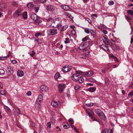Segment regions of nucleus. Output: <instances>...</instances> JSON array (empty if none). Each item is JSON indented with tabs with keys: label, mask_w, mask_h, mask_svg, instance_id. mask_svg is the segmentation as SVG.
Here are the masks:
<instances>
[{
	"label": "nucleus",
	"mask_w": 133,
	"mask_h": 133,
	"mask_svg": "<svg viewBox=\"0 0 133 133\" xmlns=\"http://www.w3.org/2000/svg\"><path fill=\"white\" fill-rule=\"evenodd\" d=\"M62 19L60 18H57L53 20L51 25L53 27L59 28L61 26Z\"/></svg>",
	"instance_id": "nucleus-1"
},
{
	"label": "nucleus",
	"mask_w": 133,
	"mask_h": 133,
	"mask_svg": "<svg viewBox=\"0 0 133 133\" xmlns=\"http://www.w3.org/2000/svg\"><path fill=\"white\" fill-rule=\"evenodd\" d=\"M89 42H83L79 46V48L81 50H83L87 48L89 46Z\"/></svg>",
	"instance_id": "nucleus-2"
},
{
	"label": "nucleus",
	"mask_w": 133,
	"mask_h": 133,
	"mask_svg": "<svg viewBox=\"0 0 133 133\" xmlns=\"http://www.w3.org/2000/svg\"><path fill=\"white\" fill-rule=\"evenodd\" d=\"M76 72L77 73L74 74L72 77V79L74 81H77L79 78V77L80 75L79 73H82V72L81 71H79H79H76Z\"/></svg>",
	"instance_id": "nucleus-3"
},
{
	"label": "nucleus",
	"mask_w": 133,
	"mask_h": 133,
	"mask_svg": "<svg viewBox=\"0 0 133 133\" xmlns=\"http://www.w3.org/2000/svg\"><path fill=\"white\" fill-rule=\"evenodd\" d=\"M31 18L32 20L35 21L34 22H35L36 24H37L39 23V21L37 20L38 16L35 14L33 13L31 14Z\"/></svg>",
	"instance_id": "nucleus-4"
},
{
	"label": "nucleus",
	"mask_w": 133,
	"mask_h": 133,
	"mask_svg": "<svg viewBox=\"0 0 133 133\" xmlns=\"http://www.w3.org/2000/svg\"><path fill=\"white\" fill-rule=\"evenodd\" d=\"M22 15V10L21 9H19L16 10L15 12L14 16L15 17H17Z\"/></svg>",
	"instance_id": "nucleus-5"
},
{
	"label": "nucleus",
	"mask_w": 133,
	"mask_h": 133,
	"mask_svg": "<svg viewBox=\"0 0 133 133\" xmlns=\"http://www.w3.org/2000/svg\"><path fill=\"white\" fill-rule=\"evenodd\" d=\"M65 85L64 84H59L58 86V87L60 93H61L65 87Z\"/></svg>",
	"instance_id": "nucleus-6"
},
{
	"label": "nucleus",
	"mask_w": 133,
	"mask_h": 133,
	"mask_svg": "<svg viewBox=\"0 0 133 133\" xmlns=\"http://www.w3.org/2000/svg\"><path fill=\"white\" fill-rule=\"evenodd\" d=\"M56 9V7L51 5L48 6L46 7V9L47 10L50 11H54Z\"/></svg>",
	"instance_id": "nucleus-7"
},
{
	"label": "nucleus",
	"mask_w": 133,
	"mask_h": 133,
	"mask_svg": "<svg viewBox=\"0 0 133 133\" xmlns=\"http://www.w3.org/2000/svg\"><path fill=\"white\" fill-rule=\"evenodd\" d=\"M71 69L70 66L66 65L63 67L62 71L64 72H67L69 71Z\"/></svg>",
	"instance_id": "nucleus-8"
},
{
	"label": "nucleus",
	"mask_w": 133,
	"mask_h": 133,
	"mask_svg": "<svg viewBox=\"0 0 133 133\" xmlns=\"http://www.w3.org/2000/svg\"><path fill=\"white\" fill-rule=\"evenodd\" d=\"M13 113L15 115H18L20 114V110L19 109L16 107H14L13 109Z\"/></svg>",
	"instance_id": "nucleus-9"
},
{
	"label": "nucleus",
	"mask_w": 133,
	"mask_h": 133,
	"mask_svg": "<svg viewBox=\"0 0 133 133\" xmlns=\"http://www.w3.org/2000/svg\"><path fill=\"white\" fill-rule=\"evenodd\" d=\"M49 34L53 35L57 34V30L56 29H51L49 31Z\"/></svg>",
	"instance_id": "nucleus-10"
},
{
	"label": "nucleus",
	"mask_w": 133,
	"mask_h": 133,
	"mask_svg": "<svg viewBox=\"0 0 133 133\" xmlns=\"http://www.w3.org/2000/svg\"><path fill=\"white\" fill-rule=\"evenodd\" d=\"M40 89L42 91L44 92L48 91L49 88L45 85H42L40 87Z\"/></svg>",
	"instance_id": "nucleus-11"
},
{
	"label": "nucleus",
	"mask_w": 133,
	"mask_h": 133,
	"mask_svg": "<svg viewBox=\"0 0 133 133\" xmlns=\"http://www.w3.org/2000/svg\"><path fill=\"white\" fill-rule=\"evenodd\" d=\"M35 107L37 110H39L41 108V102L36 101L35 104Z\"/></svg>",
	"instance_id": "nucleus-12"
},
{
	"label": "nucleus",
	"mask_w": 133,
	"mask_h": 133,
	"mask_svg": "<svg viewBox=\"0 0 133 133\" xmlns=\"http://www.w3.org/2000/svg\"><path fill=\"white\" fill-rule=\"evenodd\" d=\"M7 71L8 74L10 75H11L13 72V69L10 66L8 67Z\"/></svg>",
	"instance_id": "nucleus-13"
},
{
	"label": "nucleus",
	"mask_w": 133,
	"mask_h": 133,
	"mask_svg": "<svg viewBox=\"0 0 133 133\" xmlns=\"http://www.w3.org/2000/svg\"><path fill=\"white\" fill-rule=\"evenodd\" d=\"M51 104L52 106L55 107H60V106L58 103L55 101H52L51 103Z\"/></svg>",
	"instance_id": "nucleus-14"
},
{
	"label": "nucleus",
	"mask_w": 133,
	"mask_h": 133,
	"mask_svg": "<svg viewBox=\"0 0 133 133\" xmlns=\"http://www.w3.org/2000/svg\"><path fill=\"white\" fill-rule=\"evenodd\" d=\"M84 31L87 34H89L90 33L91 34H92V32H94V31L92 30H90L89 29L87 28H84Z\"/></svg>",
	"instance_id": "nucleus-15"
},
{
	"label": "nucleus",
	"mask_w": 133,
	"mask_h": 133,
	"mask_svg": "<svg viewBox=\"0 0 133 133\" xmlns=\"http://www.w3.org/2000/svg\"><path fill=\"white\" fill-rule=\"evenodd\" d=\"M89 56V55L87 53H84L82 55L81 57L83 59H86Z\"/></svg>",
	"instance_id": "nucleus-16"
},
{
	"label": "nucleus",
	"mask_w": 133,
	"mask_h": 133,
	"mask_svg": "<svg viewBox=\"0 0 133 133\" xmlns=\"http://www.w3.org/2000/svg\"><path fill=\"white\" fill-rule=\"evenodd\" d=\"M63 127L65 129H67L69 128L70 126L69 124L66 122H64L63 124Z\"/></svg>",
	"instance_id": "nucleus-17"
},
{
	"label": "nucleus",
	"mask_w": 133,
	"mask_h": 133,
	"mask_svg": "<svg viewBox=\"0 0 133 133\" xmlns=\"http://www.w3.org/2000/svg\"><path fill=\"white\" fill-rule=\"evenodd\" d=\"M17 75L18 76L20 77H22L24 75L23 71L21 70H19L17 71Z\"/></svg>",
	"instance_id": "nucleus-18"
},
{
	"label": "nucleus",
	"mask_w": 133,
	"mask_h": 133,
	"mask_svg": "<svg viewBox=\"0 0 133 133\" xmlns=\"http://www.w3.org/2000/svg\"><path fill=\"white\" fill-rule=\"evenodd\" d=\"M77 81H78L79 83H82L84 81V79L81 77L80 75L79 76V78L78 79Z\"/></svg>",
	"instance_id": "nucleus-19"
},
{
	"label": "nucleus",
	"mask_w": 133,
	"mask_h": 133,
	"mask_svg": "<svg viewBox=\"0 0 133 133\" xmlns=\"http://www.w3.org/2000/svg\"><path fill=\"white\" fill-rule=\"evenodd\" d=\"M87 111L88 114L89 115L90 117L93 116L94 114V113L93 112L90 110H88Z\"/></svg>",
	"instance_id": "nucleus-20"
},
{
	"label": "nucleus",
	"mask_w": 133,
	"mask_h": 133,
	"mask_svg": "<svg viewBox=\"0 0 133 133\" xmlns=\"http://www.w3.org/2000/svg\"><path fill=\"white\" fill-rule=\"evenodd\" d=\"M61 7L64 10H67L69 9V7L67 5H63L61 6Z\"/></svg>",
	"instance_id": "nucleus-21"
},
{
	"label": "nucleus",
	"mask_w": 133,
	"mask_h": 133,
	"mask_svg": "<svg viewBox=\"0 0 133 133\" xmlns=\"http://www.w3.org/2000/svg\"><path fill=\"white\" fill-rule=\"evenodd\" d=\"M96 114L98 115V116H99V115H101V114H103V113L101 110L99 109L96 110Z\"/></svg>",
	"instance_id": "nucleus-22"
},
{
	"label": "nucleus",
	"mask_w": 133,
	"mask_h": 133,
	"mask_svg": "<svg viewBox=\"0 0 133 133\" xmlns=\"http://www.w3.org/2000/svg\"><path fill=\"white\" fill-rule=\"evenodd\" d=\"M43 99L42 96L41 95H39L38 96V98L37 101H38V102H41Z\"/></svg>",
	"instance_id": "nucleus-23"
},
{
	"label": "nucleus",
	"mask_w": 133,
	"mask_h": 133,
	"mask_svg": "<svg viewBox=\"0 0 133 133\" xmlns=\"http://www.w3.org/2000/svg\"><path fill=\"white\" fill-rule=\"evenodd\" d=\"M99 116L101 118L103 119V120H105L106 119V117L103 113V114H102L101 115H99Z\"/></svg>",
	"instance_id": "nucleus-24"
},
{
	"label": "nucleus",
	"mask_w": 133,
	"mask_h": 133,
	"mask_svg": "<svg viewBox=\"0 0 133 133\" xmlns=\"http://www.w3.org/2000/svg\"><path fill=\"white\" fill-rule=\"evenodd\" d=\"M27 6L30 9L32 8L34 6V5L31 3H30L27 4Z\"/></svg>",
	"instance_id": "nucleus-25"
},
{
	"label": "nucleus",
	"mask_w": 133,
	"mask_h": 133,
	"mask_svg": "<svg viewBox=\"0 0 133 133\" xmlns=\"http://www.w3.org/2000/svg\"><path fill=\"white\" fill-rule=\"evenodd\" d=\"M96 89V88L94 87H91L88 89V90L91 92H93L95 91Z\"/></svg>",
	"instance_id": "nucleus-26"
},
{
	"label": "nucleus",
	"mask_w": 133,
	"mask_h": 133,
	"mask_svg": "<svg viewBox=\"0 0 133 133\" xmlns=\"http://www.w3.org/2000/svg\"><path fill=\"white\" fill-rule=\"evenodd\" d=\"M68 27V26L66 25H64L61 28V31H63L65 30L66 29H67Z\"/></svg>",
	"instance_id": "nucleus-27"
},
{
	"label": "nucleus",
	"mask_w": 133,
	"mask_h": 133,
	"mask_svg": "<svg viewBox=\"0 0 133 133\" xmlns=\"http://www.w3.org/2000/svg\"><path fill=\"white\" fill-rule=\"evenodd\" d=\"M71 127L74 130L77 132L79 133V131L77 129L74 125H71Z\"/></svg>",
	"instance_id": "nucleus-28"
},
{
	"label": "nucleus",
	"mask_w": 133,
	"mask_h": 133,
	"mask_svg": "<svg viewBox=\"0 0 133 133\" xmlns=\"http://www.w3.org/2000/svg\"><path fill=\"white\" fill-rule=\"evenodd\" d=\"M102 39L103 40V42H108L107 41L108 38L107 36L105 35L104 36H103L102 37Z\"/></svg>",
	"instance_id": "nucleus-29"
},
{
	"label": "nucleus",
	"mask_w": 133,
	"mask_h": 133,
	"mask_svg": "<svg viewBox=\"0 0 133 133\" xmlns=\"http://www.w3.org/2000/svg\"><path fill=\"white\" fill-rule=\"evenodd\" d=\"M27 12H25L23 13V16L24 18L26 19L27 18Z\"/></svg>",
	"instance_id": "nucleus-30"
},
{
	"label": "nucleus",
	"mask_w": 133,
	"mask_h": 133,
	"mask_svg": "<svg viewBox=\"0 0 133 133\" xmlns=\"http://www.w3.org/2000/svg\"><path fill=\"white\" fill-rule=\"evenodd\" d=\"M93 72L92 71H89L87 72V74L88 76H92L93 74Z\"/></svg>",
	"instance_id": "nucleus-31"
},
{
	"label": "nucleus",
	"mask_w": 133,
	"mask_h": 133,
	"mask_svg": "<svg viewBox=\"0 0 133 133\" xmlns=\"http://www.w3.org/2000/svg\"><path fill=\"white\" fill-rule=\"evenodd\" d=\"M60 76V74L58 73H56L55 75V78L56 79L58 78Z\"/></svg>",
	"instance_id": "nucleus-32"
},
{
	"label": "nucleus",
	"mask_w": 133,
	"mask_h": 133,
	"mask_svg": "<svg viewBox=\"0 0 133 133\" xmlns=\"http://www.w3.org/2000/svg\"><path fill=\"white\" fill-rule=\"evenodd\" d=\"M112 48L113 50L115 49H118V50L119 49V48L118 46H117L115 44H113V45L112 46Z\"/></svg>",
	"instance_id": "nucleus-33"
},
{
	"label": "nucleus",
	"mask_w": 133,
	"mask_h": 133,
	"mask_svg": "<svg viewBox=\"0 0 133 133\" xmlns=\"http://www.w3.org/2000/svg\"><path fill=\"white\" fill-rule=\"evenodd\" d=\"M127 12L128 14L133 16V11L131 10H128Z\"/></svg>",
	"instance_id": "nucleus-34"
},
{
	"label": "nucleus",
	"mask_w": 133,
	"mask_h": 133,
	"mask_svg": "<svg viewBox=\"0 0 133 133\" xmlns=\"http://www.w3.org/2000/svg\"><path fill=\"white\" fill-rule=\"evenodd\" d=\"M105 84L106 85H108L109 84V80L108 78H106L105 79Z\"/></svg>",
	"instance_id": "nucleus-35"
},
{
	"label": "nucleus",
	"mask_w": 133,
	"mask_h": 133,
	"mask_svg": "<svg viewBox=\"0 0 133 133\" xmlns=\"http://www.w3.org/2000/svg\"><path fill=\"white\" fill-rule=\"evenodd\" d=\"M106 44L109 45L111 46L112 48V46L113 45V44H112V42H104Z\"/></svg>",
	"instance_id": "nucleus-36"
},
{
	"label": "nucleus",
	"mask_w": 133,
	"mask_h": 133,
	"mask_svg": "<svg viewBox=\"0 0 133 133\" xmlns=\"http://www.w3.org/2000/svg\"><path fill=\"white\" fill-rule=\"evenodd\" d=\"M5 71L3 69H0V75H3L4 74Z\"/></svg>",
	"instance_id": "nucleus-37"
},
{
	"label": "nucleus",
	"mask_w": 133,
	"mask_h": 133,
	"mask_svg": "<svg viewBox=\"0 0 133 133\" xmlns=\"http://www.w3.org/2000/svg\"><path fill=\"white\" fill-rule=\"evenodd\" d=\"M89 80L91 82H96V80L92 78H90L89 79Z\"/></svg>",
	"instance_id": "nucleus-38"
},
{
	"label": "nucleus",
	"mask_w": 133,
	"mask_h": 133,
	"mask_svg": "<svg viewBox=\"0 0 133 133\" xmlns=\"http://www.w3.org/2000/svg\"><path fill=\"white\" fill-rule=\"evenodd\" d=\"M0 92L1 94L2 95H5V92L4 90L1 91Z\"/></svg>",
	"instance_id": "nucleus-39"
},
{
	"label": "nucleus",
	"mask_w": 133,
	"mask_h": 133,
	"mask_svg": "<svg viewBox=\"0 0 133 133\" xmlns=\"http://www.w3.org/2000/svg\"><path fill=\"white\" fill-rule=\"evenodd\" d=\"M4 109L6 110L7 112L10 111V109L7 107L5 106L4 107Z\"/></svg>",
	"instance_id": "nucleus-40"
},
{
	"label": "nucleus",
	"mask_w": 133,
	"mask_h": 133,
	"mask_svg": "<svg viewBox=\"0 0 133 133\" xmlns=\"http://www.w3.org/2000/svg\"><path fill=\"white\" fill-rule=\"evenodd\" d=\"M69 121L71 124H73L74 123V121L72 119L70 118L69 119Z\"/></svg>",
	"instance_id": "nucleus-41"
},
{
	"label": "nucleus",
	"mask_w": 133,
	"mask_h": 133,
	"mask_svg": "<svg viewBox=\"0 0 133 133\" xmlns=\"http://www.w3.org/2000/svg\"><path fill=\"white\" fill-rule=\"evenodd\" d=\"M13 6L15 7H17L18 6V4L16 2H14L12 4Z\"/></svg>",
	"instance_id": "nucleus-42"
},
{
	"label": "nucleus",
	"mask_w": 133,
	"mask_h": 133,
	"mask_svg": "<svg viewBox=\"0 0 133 133\" xmlns=\"http://www.w3.org/2000/svg\"><path fill=\"white\" fill-rule=\"evenodd\" d=\"M88 37H86L83 38L82 41L83 42H85L88 40Z\"/></svg>",
	"instance_id": "nucleus-43"
},
{
	"label": "nucleus",
	"mask_w": 133,
	"mask_h": 133,
	"mask_svg": "<svg viewBox=\"0 0 133 133\" xmlns=\"http://www.w3.org/2000/svg\"><path fill=\"white\" fill-rule=\"evenodd\" d=\"M39 10V7H35L34 10L36 12H37Z\"/></svg>",
	"instance_id": "nucleus-44"
},
{
	"label": "nucleus",
	"mask_w": 133,
	"mask_h": 133,
	"mask_svg": "<svg viewBox=\"0 0 133 133\" xmlns=\"http://www.w3.org/2000/svg\"><path fill=\"white\" fill-rule=\"evenodd\" d=\"M41 34H42L41 32H38L35 35L37 37H38L39 35H41Z\"/></svg>",
	"instance_id": "nucleus-45"
},
{
	"label": "nucleus",
	"mask_w": 133,
	"mask_h": 133,
	"mask_svg": "<svg viewBox=\"0 0 133 133\" xmlns=\"http://www.w3.org/2000/svg\"><path fill=\"white\" fill-rule=\"evenodd\" d=\"M74 88L76 90H77L80 88V87L78 85H76L75 86Z\"/></svg>",
	"instance_id": "nucleus-46"
},
{
	"label": "nucleus",
	"mask_w": 133,
	"mask_h": 133,
	"mask_svg": "<svg viewBox=\"0 0 133 133\" xmlns=\"http://www.w3.org/2000/svg\"><path fill=\"white\" fill-rule=\"evenodd\" d=\"M84 52H85V53H87L88 54L90 53V51L89 50H88L85 49V50H84Z\"/></svg>",
	"instance_id": "nucleus-47"
},
{
	"label": "nucleus",
	"mask_w": 133,
	"mask_h": 133,
	"mask_svg": "<svg viewBox=\"0 0 133 133\" xmlns=\"http://www.w3.org/2000/svg\"><path fill=\"white\" fill-rule=\"evenodd\" d=\"M72 34L74 35H75L76 33V32L75 30L74 29H72L71 31Z\"/></svg>",
	"instance_id": "nucleus-48"
},
{
	"label": "nucleus",
	"mask_w": 133,
	"mask_h": 133,
	"mask_svg": "<svg viewBox=\"0 0 133 133\" xmlns=\"http://www.w3.org/2000/svg\"><path fill=\"white\" fill-rule=\"evenodd\" d=\"M51 124L50 122H48L47 124V126L49 128L51 127Z\"/></svg>",
	"instance_id": "nucleus-49"
},
{
	"label": "nucleus",
	"mask_w": 133,
	"mask_h": 133,
	"mask_svg": "<svg viewBox=\"0 0 133 133\" xmlns=\"http://www.w3.org/2000/svg\"><path fill=\"white\" fill-rule=\"evenodd\" d=\"M47 0H38V1L42 3H44Z\"/></svg>",
	"instance_id": "nucleus-50"
},
{
	"label": "nucleus",
	"mask_w": 133,
	"mask_h": 133,
	"mask_svg": "<svg viewBox=\"0 0 133 133\" xmlns=\"http://www.w3.org/2000/svg\"><path fill=\"white\" fill-rule=\"evenodd\" d=\"M86 105L87 106H88L90 107L91 106H92L93 105V104L92 103H88L86 104Z\"/></svg>",
	"instance_id": "nucleus-51"
},
{
	"label": "nucleus",
	"mask_w": 133,
	"mask_h": 133,
	"mask_svg": "<svg viewBox=\"0 0 133 133\" xmlns=\"http://www.w3.org/2000/svg\"><path fill=\"white\" fill-rule=\"evenodd\" d=\"M31 91H29L28 92L26 93V95L28 96H29L31 95Z\"/></svg>",
	"instance_id": "nucleus-52"
},
{
	"label": "nucleus",
	"mask_w": 133,
	"mask_h": 133,
	"mask_svg": "<svg viewBox=\"0 0 133 133\" xmlns=\"http://www.w3.org/2000/svg\"><path fill=\"white\" fill-rule=\"evenodd\" d=\"M114 4V2L113 1H109L108 3L109 5H112Z\"/></svg>",
	"instance_id": "nucleus-53"
},
{
	"label": "nucleus",
	"mask_w": 133,
	"mask_h": 133,
	"mask_svg": "<svg viewBox=\"0 0 133 133\" xmlns=\"http://www.w3.org/2000/svg\"><path fill=\"white\" fill-rule=\"evenodd\" d=\"M11 62L13 64H16L17 63V61L15 60H13L11 61Z\"/></svg>",
	"instance_id": "nucleus-54"
},
{
	"label": "nucleus",
	"mask_w": 133,
	"mask_h": 133,
	"mask_svg": "<svg viewBox=\"0 0 133 133\" xmlns=\"http://www.w3.org/2000/svg\"><path fill=\"white\" fill-rule=\"evenodd\" d=\"M84 75L86 77H88V74H87V72H84L83 73Z\"/></svg>",
	"instance_id": "nucleus-55"
},
{
	"label": "nucleus",
	"mask_w": 133,
	"mask_h": 133,
	"mask_svg": "<svg viewBox=\"0 0 133 133\" xmlns=\"http://www.w3.org/2000/svg\"><path fill=\"white\" fill-rule=\"evenodd\" d=\"M32 54H30V55L32 57H33V56L34 55V54L35 53V52L34 51H32Z\"/></svg>",
	"instance_id": "nucleus-56"
},
{
	"label": "nucleus",
	"mask_w": 133,
	"mask_h": 133,
	"mask_svg": "<svg viewBox=\"0 0 133 133\" xmlns=\"http://www.w3.org/2000/svg\"><path fill=\"white\" fill-rule=\"evenodd\" d=\"M128 95L133 96V91H132L130 92L128 94Z\"/></svg>",
	"instance_id": "nucleus-57"
},
{
	"label": "nucleus",
	"mask_w": 133,
	"mask_h": 133,
	"mask_svg": "<svg viewBox=\"0 0 133 133\" xmlns=\"http://www.w3.org/2000/svg\"><path fill=\"white\" fill-rule=\"evenodd\" d=\"M64 14L65 16H68V17H69L70 15L68 13L66 12Z\"/></svg>",
	"instance_id": "nucleus-58"
},
{
	"label": "nucleus",
	"mask_w": 133,
	"mask_h": 133,
	"mask_svg": "<svg viewBox=\"0 0 133 133\" xmlns=\"http://www.w3.org/2000/svg\"><path fill=\"white\" fill-rule=\"evenodd\" d=\"M86 19L89 23H91V20L88 18H86Z\"/></svg>",
	"instance_id": "nucleus-59"
},
{
	"label": "nucleus",
	"mask_w": 133,
	"mask_h": 133,
	"mask_svg": "<svg viewBox=\"0 0 133 133\" xmlns=\"http://www.w3.org/2000/svg\"><path fill=\"white\" fill-rule=\"evenodd\" d=\"M9 55H8L6 57H10V56H11V52L10 51L9 52Z\"/></svg>",
	"instance_id": "nucleus-60"
},
{
	"label": "nucleus",
	"mask_w": 133,
	"mask_h": 133,
	"mask_svg": "<svg viewBox=\"0 0 133 133\" xmlns=\"http://www.w3.org/2000/svg\"><path fill=\"white\" fill-rule=\"evenodd\" d=\"M103 33L105 34H107L108 33V32L106 30H103Z\"/></svg>",
	"instance_id": "nucleus-61"
},
{
	"label": "nucleus",
	"mask_w": 133,
	"mask_h": 133,
	"mask_svg": "<svg viewBox=\"0 0 133 133\" xmlns=\"http://www.w3.org/2000/svg\"><path fill=\"white\" fill-rule=\"evenodd\" d=\"M31 124L32 125V126L33 127H34L35 126V124L33 122H31Z\"/></svg>",
	"instance_id": "nucleus-62"
},
{
	"label": "nucleus",
	"mask_w": 133,
	"mask_h": 133,
	"mask_svg": "<svg viewBox=\"0 0 133 133\" xmlns=\"http://www.w3.org/2000/svg\"><path fill=\"white\" fill-rule=\"evenodd\" d=\"M91 16H93L96 17H97V16L96 14H92L91 15Z\"/></svg>",
	"instance_id": "nucleus-63"
},
{
	"label": "nucleus",
	"mask_w": 133,
	"mask_h": 133,
	"mask_svg": "<svg viewBox=\"0 0 133 133\" xmlns=\"http://www.w3.org/2000/svg\"><path fill=\"white\" fill-rule=\"evenodd\" d=\"M107 132L108 133V131H107V130H104L103 131V132L102 133H107Z\"/></svg>",
	"instance_id": "nucleus-64"
}]
</instances>
